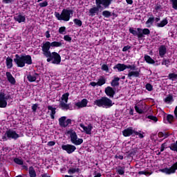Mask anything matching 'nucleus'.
Masks as SVG:
<instances>
[{"mask_svg":"<svg viewBox=\"0 0 177 177\" xmlns=\"http://www.w3.org/2000/svg\"><path fill=\"white\" fill-rule=\"evenodd\" d=\"M129 31L131 34H133V35H138V30H136L133 28H130Z\"/></svg>","mask_w":177,"mask_h":177,"instance_id":"79ce46f5","label":"nucleus"},{"mask_svg":"<svg viewBox=\"0 0 177 177\" xmlns=\"http://www.w3.org/2000/svg\"><path fill=\"white\" fill-rule=\"evenodd\" d=\"M113 68L114 70L117 68L118 71H124V70H127L126 65L124 64H118L113 67Z\"/></svg>","mask_w":177,"mask_h":177,"instance_id":"412c9836","label":"nucleus"},{"mask_svg":"<svg viewBox=\"0 0 177 177\" xmlns=\"http://www.w3.org/2000/svg\"><path fill=\"white\" fill-rule=\"evenodd\" d=\"M117 172H118V174L119 175H124V170H123L122 168L118 169L117 170Z\"/></svg>","mask_w":177,"mask_h":177,"instance_id":"052dcab7","label":"nucleus"},{"mask_svg":"<svg viewBox=\"0 0 177 177\" xmlns=\"http://www.w3.org/2000/svg\"><path fill=\"white\" fill-rule=\"evenodd\" d=\"M64 39L65 40V41H67L68 42H71V37H70V36H68V35H65L64 37Z\"/></svg>","mask_w":177,"mask_h":177,"instance_id":"4d7b16f0","label":"nucleus"},{"mask_svg":"<svg viewBox=\"0 0 177 177\" xmlns=\"http://www.w3.org/2000/svg\"><path fill=\"white\" fill-rule=\"evenodd\" d=\"M165 149V143L162 144L161 147H160V151L162 152L164 151V149Z\"/></svg>","mask_w":177,"mask_h":177,"instance_id":"0e129e2a","label":"nucleus"},{"mask_svg":"<svg viewBox=\"0 0 177 177\" xmlns=\"http://www.w3.org/2000/svg\"><path fill=\"white\" fill-rule=\"evenodd\" d=\"M73 21L76 26H78V27H81V26H82V21L80 19H75Z\"/></svg>","mask_w":177,"mask_h":177,"instance_id":"58836bf2","label":"nucleus"},{"mask_svg":"<svg viewBox=\"0 0 177 177\" xmlns=\"http://www.w3.org/2000/svg\"><path fill=\"white\" fill-rule=\"evenodd\" d=\"M71 15H73V10L64 9L61 14L58 12H55V16L57 20H63L64 21H68Z\"/></svg>","mask_w":177,"mask_h":177,"instance_id":"20e7f679","label":"nucleus"},{"mask_svg":"<svg viewBox=\"0 0 177 177\" xmlns=\"http://www.w3.org/2000/svg\"><path fill=\"white\" fill-rule=\"evenodd\" d=\"M70 124H71V119H67L66 120H65V126L64 127V128H66V127L70 125Z\"/></svg>","mask_w":177,"mask_h":177,"instance_id":"bf43d9fd","label":"nucleus"},{"mask_svg":"<svg viewBox=\"0 0 177 177\" xmlns=\"http://www.w3.org/2000/svg\"><path fill=\"white\" fill-rule=\"evenodd\" d=\"M169 80H171V81H174L175 80H177V74L176 73H169L168 75Z\"/></svg>","mask_w":177,"mask_h":177,"instance_id":"72a5a7b5","label":"nucleus"},{"mask_svg":"<svg viewBox=\"0 0 177 177\" xmlns=\"http://www.w3.org/2000/svg\"><path fill=\"white\" fill-rule=\"evenodd\" d=\"M126 68H130V70H136V66L135 65H126Z\"/></svg>","mask_w":177,"mask_h":177,"instance_id":"864d4df0","label":"nucleus"},{"mask_svg":"<svg viewBox=\"0 0 177 177\" xmlns=\"http://www.w3.org/2000/svg\"><path fill=\"white\" fill-rule=\"evenodd\" d=\"M98 86H102V85H104V84H106V78H104V77L101 76L97 82Z\"/></svg>","mask_w":177,"mask_h":177,"instance_id":"a878e982","label":"nucleus"},{"mask_svg":"<svg viewBox=\"0 0 177 177\" xmlns=\"http://www.w3.org/2000/svg\"><path fill=\"white\" fill-rule=\"evenodd\" d=\"M102 16H104V17H106V18L111 17V12L110 11H107V10L103 11Z\"/></svg>","mask_w":177,"mask_h":177,"instance_id":"c9c22d12","label":"nucleus"},{"mask_svg":"<svg viewBox=\"0 0 177 177\" xmlns=\"http://www.w3.org/2000/svg\"><path fill=\"white\" fill-rule=\"evenodd\" d=\"M134 109L138 113V114H143V109H142V108H140V106L136 105L134 106Z\"/></svg>","mask_w":177,"mask_h":177,"instance_id":"ea45409f","label":"nucleus"},{"mask_svg":"<svg viewBox=\"0 0 177 177\" xmlns=\"http://www.w3.org/2000/svg\"><path fill=\"white\" fill-rule=\"evenodd\" d=\"M10 97L9 95H6L5 93H0V107L5 108L8 106V100Z\"/></svg>","mask_w":177,"mask_h":177,"instance_id":"6e6552de","label":"nucleus"},{"mask_svg":"<svg viewBox=\"0 0 177 177\" xmlns=\"http://www.w3.org/2000/svg\"><path fill=\"white\" fill-rule=\"evenodd\" d=\"M105 93L107 95V96H109V97H114V95H115V91L113 88V87L108 86L105 88Z\"/></svg>","mask_w":177,"mask_h":177,"instance_id":"f8f14e48","label":"nucleus"},{"mask_svg":"<svg viewBox=\"0 0 177 177\" xmlns=\"http://www.w3.org/2000/svg\"><path fill=\"white\" fill-rule=\"evenodd\" d=\"M94 104L98 107H106V109H109V107H111L114 103H113V101L110 100V98L102 97L99 100H95L94 101Z\"/></svg>","mask_w":177,"mask_h":177,"instance_id":"7ed1b4c3","label":"nucleus"},{"mask_svg":"<svg viewBox=\"0 0 177 177\" xmlns=\"http://www.w3.org/2000/svg\"><path fill=\"white\" fill-rule=\"evenodd\" d=\"M28 172L30 177H37V172L35 171V169H34V167L32 166H30L29 167Z\"/></svg>","mask_w":177,"mask_h":177,"instance_id":"393cba45","label":"nucleus"},{"mask_svg":"<svg viewBox=\"0 0 177 177\" xmlns=\"http://www.w3.org/2000/svg\"><path fill=\"white\" fill-rule=\"evenodd\" d=\"M139 175H151V173L149 171H141L138 172Z\"/></svg>","mask_w":177,"mask_h":177,"instance_id":"5fc2aeb1","label":"nucleus"},{"mask_svg":"<svg viewBox=\"0 0 177 177\" xmlns=\"http://www.w3.org/2000/svg\"><path fill=\"white\" fill-rule=\"evenodd\" d=\"M177 169V162L174 163L170 168H165L162 170V172L167 174H175Z\"/></svg>","mask_w":177,"mask_h":177,"instance_id":"9b49d317","label":"nucleus"},{"mask_svg":"<svg viewBox=\"0 0 177 177\" xmlns=\"http://www.w3.org/2000/svg\"><path fill=\"white\" fill-rule=\"evenodd\" d=\"M62 150H64L65 151H66V153H68V154H71L72 153H74V151H75V150H77V147H75V146L71 145H62Z\"/></svg>","mask_w":177,"mask_h":177,"instance_id":"9d476101","label":"nucleus"},{"mask_svg":"<svg viewBox=\"0 0 177 177\" xmlns=\"http://www.w3.org/2000/svg\"><path fill=\"white\" fill-rule=\"evenodd\" d=\"M142 34L144 35H149L150 34V30L149 28H145L142 30Z\"/></svg>","mask_w":177,"mask_h":177,"instance_id":"8fccbe9b","label":"nucleus"},{"mask_svg":"<svg viewBox=\"0 0 177 177\" xmlns=\"http://www.w3.org/2000/svg\"><path fill=\"white\" fill-rule=\"evenodd\" d=\"M80 127L87 135H91V133H92V124H88L87 127H85L83 124H80Z\"/></svg>","mask_w":177,"mask_h":177,"instance_id":"4468645a","label":"nucleus"},{"mask_svg":"<svg viewBox=\"0 0 177 177\" xmlns=\"http://www.w3.org/2000/svg\"><path fill=\"white\" fill-rule=\"evenodd\" d=\"M39 75L38 73H35L34 75H28L27 76L29 82H35L38 80Z\"/></svg>","mask_w":177,"mask_h":177,"instance_id":"f3484780","label":"nucleus"},{"mask_svg":"<svg viewBox=\"0 0 177 177\" xmlns=\"http://www.w3.org/2000/svg\"><path fill=\"white\" fill-rule=\"evenodd\" d=\"M115 158H119V160H124V156L121 155H116Z\"/></svg>","mask_w":177,"mask_h":177,"instance_id":"69168bd1","label":"nucleus"},{"mask_svg":"<svg viewBox=\"0 0 177 177\" xmlns=\"http://www.w3.org/2000/svg\"><path fill=\"white\" fill-rule=\"evenodd\" d=\"M155 9H156V10H160V9H161V6L157 5V6L155 7Z\"/></svg>","mask_w":177,"mask_h":177,"instance_id":"774afa93","label":"nucleus"},{"mask_svg":"<svg viewBox=\"0 0 177 177\" xmlns=\"http://www.w3.org/2000/svg\"><path fill=\"white\" fill-rule=\"evenodd\" d=\"M6 75L7 77L8 82H10L11 85H15V84H16V80L15 79L13 75H12V73H10V72H6Z\"/></svg>","mask_w":177,"mask_h":177,"instance_id":"ddd939ff","label":"nucleus"},{"mask_svg":"<svg viewBox=\"0 0 177 177\" xmlns=\"http://www.w3.org/2000/svg\"><path fill=\"white\" fill-rule=\"evenodd\" d=\"M167 120L171 124V122H172V121H174V115H167Z\"/></svg>","mask_w":177,"mask_h":177,"instance_id":"de8ad7c7","label":"nucleus"},{"mask_svg":"<svg viewBox=\"0 0 177 177\" xmlns=\"http://www.w3.org/2000/svg\"><path fill=\"white\" fill-rule=\"evenodd\" d=\"M15 21H18V23H24L26 21V17L23 16L21 13L19 15H17L14 17Z\"/></svg>","mask_w":177,"mask_h":177,"instance_id":"dca6fc26","label":"nucleus"},{"mask_svg":"<svg viewBox=\"0 0 177 177\" xmlns=\"http://www.w3.org/2000/svg\"><path fill=\"white\" fill-rule=\"evenodd\" d=\"M139 75H140V70L139 71H130L128 73V77L129 78V80H132V77H139Z\"/></svg>","mask_w":177,"mask_h":177,"instance_id":"a211bd4d","label":"nucleus"},{"mask_svg":"<svg viewBox=\"0 0 177 177\" xmlns=\"http://www.w3.org/2000/svg\"><path fill=\"white\" fill-rule=\"evenodd\" d=\"M53 60V62H52ZM47 62H52L53 64H60L62 62V57L56 52L50 53V55L48 57Z\"/></svg>","mask_w":177,"mask_h":177,"instance_id":"39448f33","label":"nucleus"},{"mask_svg":"<svg viewBox=\"0 0 177 177\" xmlns=\"http://www.w3.org/2000/svg\"><path fill=\"white\" fill-rule=\"evenodd\" d=\"M50 42L46 41V43L43 44V46H41L43 55L46 57H49L50 56V51L49 50L50 49Z\"/></svg>","mask_w":177,"mask_h":177,"instance_id":"1a4fd4ad","label":"nucleus"},{"mask_svg":"<svg viewBox=\"0 0 177 177\" xmlns=\"http://www.w3.org/2000/svg\"><path fill=\"white\" fill-rule=\"evenodd\" d=\"M86 104H88V100L83 99L81 102H78L75 104L77 107H79V109H82V107H86Z\"/></svg>","mask_w":177,"mask_h":177,"instance_id":"2eb2a0df","label":"nucleus"},{"mask_svg":"<svg viewBox=\"0 0 177 177\" xmlns=\"http://www.w3.org/2000/svg\"><path fill=\"white\" fill-rule=\"evenodd\" d=\"M66 117L65 116H62L59 119V124L60 125V127H65V124H66Z\"/></svg>","mask_w":177,"mask_h":177,"instance_id":"c756f323","label":"nucleus"},{"mask_svg":"<svg viewBox=\"0 0 177 177\" xmlns=\"http://www.w3.org/2000/svg\"><path fill=\"white\" fill-rule=\"evenodd\" d=\"M154 23V17H149L146 21V24H153Z\"/></svg>","mask_w":177,"mask_h":177,"instance_id":"49530a36","label":"nucleus"},{"mask_svg":"<svg viewBox=\"0 0 177 177\" xmlns=\"http://www.w3.org/2000/svg\"><path fill=\"white\" fill-rule=\"evenodd\" d=\"M173 9L177 10V0H170Z\"/></svg>","mask_w":177,"mask_h":177,"instance_id":"e433bc0d","label":"nucleus"},{"mask_svg":"<svg viewBox=\"0 0 177 177\" xmlns=\"http://www.w3.org/2000/svg\"><path fill=\"white\" fill-rule=\"evenodd\" d=\"M147 118H149V120H151L154 122H157V121H158V118H157V117L153 115H148Z\"/></svg>","mask_w":177,"mask_h":177,"instance_id":"a19ab883","label":"nucleus"},{"mask_svg":"<svg viewBox=\"0 0 177 177\" xmlns=\"http://www.w3.org/2000/svg\"><path fill=\"white\" fill-rule=\"evenodd\" d=\"M79 171H80V169L71 168V169H69L68 172V174H75V172H79Z\"/></svg>","mask_w":177,"mask_h":177,"instance_id":"c03bdc74","label":"nucleus"},{"mask_svg":"<svg viewBox=\"0 0 177 177\" xmlns=\"http://www.w3.org/2000/svg\"><path fill=\"white\" fill-rule=\"evenodd\" d=\"M101 68L102 70H103V71H106V73H109V66L106 64H103Z\"/></svg>","mask_w":177,"mask_h":177,"instance_id":"09e8293b","label":"nucleus"},{"mask_svg":"<svg viewBox=\"0 0 177 177\" xmlns=\"http://www.w3.org/2000/svg\"><path fill=\"white\" fill-rule=\"evenodd\" d=\"M39 6H40V8H46V6H48V1H45L43 3H39Z\"/></svg>","mask_w":177,"mask_h":177,"instance_id":"3c124183","label":"nucleus"},{"mask_svg":"<svg viewBox=\"0 0 177 177\" xmlns=\"http://www.w3.org/2000/svg\"><path fill=\"white\" fill-rule=\"evenodd\" d=\"M129 49H131V46H126L122 48V51L123 52H127V50H129Z\"/></svg>","mask_w":177,"mask_h":177,"instance_id":"680f3d73","label":"nucleus"},{"mask_svg":"<svg viewBox=\"0 0 177 177\" xmlns=\"http://www.w3.org/2000/svg\"><path fill=\"white\" fill-rule=\"evenodd\" d=\"M145 60L147 62V63H149V64H154L156 62L154 59L150 57L149 55H145Z\"/></svg>","mask_w":177,"mask_h":177,"instance_id":"c85d7f7f","label":"nucleus"},{"mask_svg":"<svg viewBox=\"0 0 177 177\" xmlns=\"http://www.w3.org/2000/svg\"><path fill=\"white\" fill-rule=\"evenodd\" d=\"M167 53V47L164 45H161L159 48V56L164 57V55Z\"/></svg>","mask_w":177,"mask_h":177,"instance_id":"6ab92c4d","label":"nucleus"},{"mask_svg":"<svg viewBox=\"0 0 177 177\" xmlns=\"http://www.w3.org/2000/svg\"><path fill=\"white\" fill-rule=\"evenodd\" d=\"M134 134L135 135H138V137L140 138V139H143L144 138H145V136H143V134L142 133H139V132H138V131H134Z\"/></svg>","mask_w":177,"mask_h":177,"instance_id":"6e6d98bb","label":"nucleus"},{"mask_svg":"<svg viewBox=\"0 0 177 177\" xmlns=\"http://www.w3.org/2000/svg\"><path fill=\"white\" fill-rule=\"evenodd\" d=\"M64 101L59 102V106L62 109V110H68L70 109V104H66Z\"/></svg>","mask_w":177,"mask_h":177,"instance_id":"5701e85b","label":"nucleus"},{"mask_svg":"<svg viewBox=\"0 0 177 177\" xmlns=\"http://www.w3.org/2000/svg\"><path fill=\"white\" fill-rule=\"evenodd\" d=\"M169 63H171L169 59H163L162 64L166 66L167 67H168V66H169Z\"/></svg>","mask_w":177,"mask_h":177,"instance_id":"a18cd8bd","label":"nucleus"},{"mask_svg":"<svg viewBox=\"0 0 177 177\" xmlns=\"http://www.w3.org/2000/svg\"><path fill=\"white\" fill-rule=\"evenodd\" d=\"M165 103H169V102H174V97L171 95H169V96L165 99Z\"/></svg>","mask_w":177,"mask_h":177,"instance_id":"4c0bfd02","label":"nucleus"},{"mask_svg":"<svg viewBox=\"0 0 177 177\" xmlns=\"http://www.w3.org/2000/svg\"><path fill=\"white\" fill-rule=\"evenodd\" d=\"M167 24H168V20L167 19V18H165L162 21H160V23H157L156 26L158 27H165Z\"/></svg>","mask_w":177,"mask_h":177,"instance_id":"cd10ccee","label":"nucleus"},{"mask_svg":"<svg viewBox=\"0 0 177 177\" xmlns=\"http://www.w3.org/2000/svg\"><path fill=\"white\" fill-rule=\"evenodd\" d=\"M65 32H66V27L62 26V27L59 28V34H64Z\"/></svg>","mask_w":177,"mask_h":177,"instance_id":"603ef678","label":"nucleus"},{"mask_svg":"<svg viewBox=\"0 0 177 177\" xmlns=\"http://www.w3.org/2000/svg\"><path fill=\"white\" fill-rule=\"evenodd\" d=\"M68 133L70 135L71 140L72 143H73V145L79 146V145H82V143H83L84 140H82V138L78 139V137L77 136V133H75V131H68Z\"/></svg>","mask_w":177,"mask_h":177,"instance_id":"423d86ee","label":"nucleus"},{"mask_svg":"<svg viewBox=\"0 0 177 177\" xmlns=\"http://www.w3.org/2000/svg\"><path fill=\"white\" fill-rule=\"evenodd\" d=\"M14 162H15V164H17L18 165H23V164H24L23 160L19 158H15L14 159Z\"/></svg>","mask_w":177,"mask_h":177,"instance_id":"473e14b6","label":"nucleus"},{"mask_svg":"<svg viewBox=\"0 0 177 177\" xmlns=\"http://www.w3.org/2000/svg\"><path fill=\"white\" fill-rule=\"evenodd\" d=\"M6 138H8V139H14L15 140H16L17 139H18V138H19V134H17V133H16V131L9 129L6 131L3 139L8 140Z\"/></svg>","mask_w":177,"mask_h":177,"instance_id":"0eeeda50","label":"nucleus"},{"mask_svg":"<svg viewBox=\"0 0 177 177\" xmlns=\"http://www.w3.org/2000/svg\"><path fill=\"white\" fill-rule=\"evenodd\" d=\"M112 1L113 0H95L97 7L91 8L89 10V13H91V15L93 16L95 13H97V12H99V9L102 8V5L104 6V8H109V6L111 5Z\"/></svg>","mask_w":177,"mask_h":177,"instance_id":"f03ea898","label":"nucleus"},{"mask_svg":"<svg viewBox=\"0 0 177 177\" xmlns=\"http://www.w3.org/2000/svg\"><path fill=\"white\" fill-rule=\"evenodd\" d=\"M6 64L8 68H12V67H13V59L8 57L6 60Z\"/></svg>","mask_w":177,"mask_h":177,"instance_id":"4be33fe9","label":"nucleus"},{"mask_svg":"<svg viewBox=\"0 0 177 177\" xmlns=\"http://www.w3.org/2000/svg\"><path fill=\"white\" fill-rule=\"evenodd\" d=\"M48 109L51 111L50 118L52 120H55V114H56V108H53L52 106H48Z\"/></svg>","mask_w":177,"mask_h":177,"instance_id":"b1692460","label":"nucleus"},{"mask_svg":"<svg viewBox=\"0 0 177 177\" xmlns=\"http://www.w3.org/2000/svg\"><path fill=\"white\" fill-rule=\"evenodd\" d=\"M14 62L17 64V67H24L26 64H32V59L30 55H15Z\"/></svg>","mask_w":177,"mask_h":177,"instance_id":"f257e3e1","label":"nucleus"},{"mask_svg":"<svg viewBox=\"0 0 177 177\" xmlns=\"http://www.w3.org/2000/svg\"><path fill=\"white\" fill-rule=\"evenodd\" d=\"M90 85H91V86H96V85H97V82H92L90 83Z\"/></svg>","mask_w":177,"mask_h":177,"instance_id":"338daca9","label":"nucleus"},{"mask_svg":"<svg viewBox=\"0 0 177 177\" xmlns=\"http://www.w3.org/2000/svg\"><path fill=\"white\" fill-rule=\"evenodd\" d=\"M48 146L52 147V146H55V145H56V142H55V141H50L48 142Z\"/></svg>","mask_w":177,"mask_h":177,"instance_id":"e2e57ef3","label":"nucleus"},{"mask_svg":"<svg viewBox=\"0 0 177 177\" xmlns=\"http://www.w3.org/2000/svg\"><path fill=\"white\" fill-rule=\"evenodd\" d=\"M63 44L62 43V41H53L50 43V46H53V48H59Z\"/></svg>","mask_w":177,"mask_h":177,"instance_id":"2f4dec72","label":"nucleus"},{"mask_svg":"<svg viewBox=\"0 0 177 177\" xmlns=\"http://www.w3.org/2000/svg\"><path fill=\"white\" fill-rule=\"evenodd\" d=\"M120 77H115L111 82V86H118L120 85Z\"/></svg>","mask_w":177,"mask_h":177,"instance_id":"bb28decb","label":"nucleus"},{"mask_svg":"<svg viewBox=\"0 0 177 177\" xmlns=\"http://www.w3.org/2000/svg\"><path fill=\"white\" fill-rule=\"evenodd\" d=\"M138 31V38H143V37H145V35H143V31L142 30V28H137Z\"/></svg>","mask_w":177,"mask_h":177,"instance_id":"f704fd0d","label":"nucleus"},{"mask_svg":"<svg viewBox=\"0 0 177 177\" xmlns=\"http://www.w3.org/2000/svg\"><path fill=\"white\" fill-rule=\"evenodd\" d=\"M145 88H146V90L149 91V92H151V91H153V86L149 83L146 84Z\"/></svg>","mask_w":177,"mask_h":177,"instance_id":"37998d69","label":"nucleus"},{"mask_svg":"<svg viewBox=\"0 0 177 177\" xmlns=\"http://www.w3.org/2000/svg\"><path fill=\"white\" fill-rule=\"evenodd\" d=\"M124 136H131L133 133H135V130L132 129V127L124 129L122 132Z\"/></svg>","mask_w":177,"mask_h":177,"instance_id":"aec40b11","label":"nucleus"},{"mask_svg":"<svg viewBox=\"0 0 177 177\" xmlns=\"http://www.w3.org/2000/svg\"><path fill=\"white\" fill-rule=\"evenodd\" d=\"M37 109H38V104H34L32 106V110L34 113H35V111H37Z\"/></svg>","mask_w":177,"mask_h":177,"instance_id":"13d9d810","label":"nucleus"},{"mask_svg":"<svg viewBox=\"0 0 177 177\" xmlns=\"http://www.w3.org/2000/svg\"><path fill=\"white\" fill-rule=\"evenodd\" d=\"M68 96H70V93H64L61 98V102H64L65 103H67V102H68Z\"/></svg>","mask_w":177,"mask_h":177,"instance_id":"7c9ffc66","label":"nucleus"}]
</instances>
